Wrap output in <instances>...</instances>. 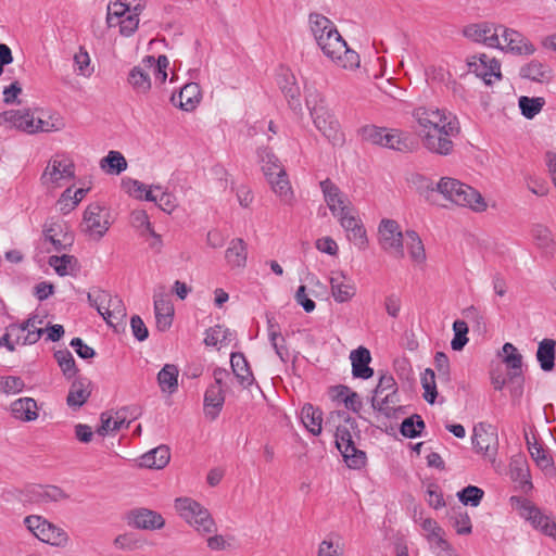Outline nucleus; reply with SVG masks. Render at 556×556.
<instances>
[{"label":"nucleus","mask_w":556,"mask_h":556,"mask_svg":"<svg viewBox=\"0 0 556 556\" xmlns=\"http://www.w3.org/2000/svg\"><path fill=\"white\" fill-rule=\"evenodd\" d=\"M168 59L165 55H160L157 59L148 55L143 59V65L154 74L155 81L160 85L164 84L167 79Z\"/></svg>","instance_id":"nucleus-46"},{"label":"nucleus","mask_w":556,"mask_h":556,"mask_svg":"<svg viewBox=\"0 0 556 556\" xmlns=\"http://www.w3.org/2000/svg\"><path fill=\"white\" fill-rule=\"evenodd\" d=\"M64 128V122L59 115H50L47 119L35 118L34 134L59 131Z\"/></svg>","instance_id":"nucleus-60"},{"label":"nucleus","mask_w":556,"mask_h":556,"mask_svg":"<svg viewBox=\"0 0 556 556\" xmlns=\"http://www.w3.org/2000/svg\"><path fill=\"white\" fill-rule=\"evenodd\" d=\"M352 363V374L355 378L369 379L374 375V369L369 367L371 355L368 349L358 346L350 353Z\"/></svg>","instance_id":"nucleus-24"},{"label":"nucleus","mask_w":556,"mask_h":556,"mask_svg":"<svg viewBox=\"0 0 556 556\" xmlns=\"http://www.w3.org/2000/svg\"><path fill=\"white\" fill-rule=\"evenodd\" d=\"M129 523L137 529L156 530L162 529L165 520L161 514L148 508H138L129 513Z\"/></svg>","instance_id":"nucleus-21"},{"label":"nucleus","mask_w":556,"mask_h":556,"mask_svg":"<svg viewBox=\"0 0 556 556\" xmlns=\"http://www.w3.org/2000/svg\"><path fill=\"white\" fill-rule=\"evenodd\" d=\"M404 239L405 232H402L396 220L384 218L380 222L378 227V241L384 252L394 258H404Z\"/></svg>","instance_id":"nucleus-11"},{"label":"nucleus","mask_w":556,"mask_h":556,"mask_svg":"<svg viewBox=\"0 0 556 556\" xmlns=\"http://www.w3.org/2000/svg\"><path fill=\"white\" fill-rule=\"evenodd\" d=\"M456 496L463 505L477 507L484 496V491L476 485H468L458 491Z\"/></svg>","instance_id":"nucleus-58"},{"label":"nucleus","mask_w":556,"mask_h":556,"mask_svg":"<svg viewBox=\"0 0 556 556\" xmlns=\"http://www.w3.org/2000/svg\"><path fill=\"white\" fill-rule=\"evenodd\" d=\"M201 100V88L197 83H188L181 89L178 96L172 97V102L181 110L190 112L197 108Z\"/></svg>","instance_id":"nucleus-25"},{"label":"nucleus","mask_w":556,"mask_h":556,"mask_svg":"<svg viewBox=\"0 0 556 556\" xmlns=\"http://www.w3.org/2000/svg\"><path fill=\"white\" fill-rule=\"evenodd\" d=\"M454 204L470 208L475 213H483L488 208V203L478 190L456 180H454Z\"/></svg>","instance_id":"nucleus-16"},{"label":"nucleus","mask_w":556,"mask_h":556,"mask_svg":"<svg viewBox=\"0 0 556 556\" xmlns=\"http://www.w3.org/2000/svg\"><path fill=\"white\" fill-rule=\"evenodd\" d=\"M473 448L483 458L496 466V456L498 452V434L494 426L480 422L473 428L471 437Z\"/></svg>","instance_id":"nucleus-12"},{"label":"nucleus","mask_w":556,"mask_h":556,"mask_svg":"<svg viewBox=\"0 0 556 556\" xmlns=\"http://www.w3.org/2000/svg\"><path fill=\"white\" fill-rule=\"evenodd\" d=\"M500 29H502V25L491 23L471 24L463 29V35L475 42L483 43L489 48H496L501 46Z\"/></svg>","instance_id":"nucleus-15"},{"label":"nucleus","mask_w":556,"mask_h":556,"mask_svg":"<svg viewBox=\"0 0 556 556\" xmlns=\"http://www.w3.org/2000/svg\"><path fill=\"white\" fill-rule=\"evenodd\" d=\"M404 244L406 245L412 262L421 266L425 264L427 255L421 238L415 230H406Z\"/></svg>","instance_id":"nucleus-33"},{"label":"nucleus","mask_w":556,"mask_h":556,"mask_svg":"<svg viewBox=\"0 0 556 556\" xmlns=\"http://www.w3.org/2000/svg\"><path fill=\"white\" fill-rule=\"evenodd\" d=\"M409 136L399 129L387 128L382 147L406 152L410 150Z\"/></svg>","instance_id":"nucleus-41"},{"label":"nucleus","mask_w":556,"mask_h":556,"mask_svg":"<svg viewBox=\"0 0 556 556\" xmlns=\"http://www.w3.org/2000/svg\"><path fill=\"white\" fill-rule=\"evenodd\" d=\"M10 334L13 338L15 345L34 344L39 341L42 336V330L25 331L22 324H12L8 327Z\"/></svg>","instance_id":"nucleus-48"},{"label":"nucleus","mask_w":556,"mask_h":556,"mask_svg":"<svg viewBox=\"0 0 556 556\" xmlns=\"http://www.w3.org/2000/svg\"><path fill=\"white\" fill-rule=\"evenodd\" d=\"M12 413L15 418L31 421L38 417L37 403L31 397H23L12 403Z\"/></svg>","instance_id":"nucleus-40"},{"label":"nucleus","mask_w":556,"mask_h":556,"mask_svg":"<svg viewBox=\"0 0 556 556\" xmlns=\"http://www.w3.org/2000/svg\"><path fill=\"white\" fill-rule=\"evenodd\" d=\"M179 369L174 364H166L157 374V383L162 392L173 394L178 388Z\"/></svg>","instance_id":"nucleus-37"},{"label":"nucleus","mask_w":556,"mask_h":556,"mask_svg":"<svg viewBox=\"0 0 556 556\" xmlns=\"http://www.w3.org/2000/svg\"><path fill=\"white\" fill-rule=\"evenodd\" d=\"M268 334L276 354L282 362H286L289 357V352L285 346V338L279 332L277 325L274 324L270 319L268 320Z\"/></svg>","instance_id":"nucleus-59"},{"label":"nucleus","mask_w":556,"mask_h":556,"mask_svg":"<svg viewBox=\"0 0 556 556\" xmlns=\"http://www.w3.org/2000/svg\"><path fill=\"white\" fill-rule=\"evenodd\" d=\"M33 494L39 504L62 502L70 497L64 490L56 485H38L33 490Z\"/></svg>","instance_id":"nucleus-39"},{"label":"nucleus","mask_w":556,"mask_h":556,"mask_svg":"<svg viewBox=\"0 0 556 556\" xmlns=\"http://www.w3.org/2000/svg\"><path fill=\"white\" fill-rule=\"evenodd\" d=\"M331 294L336 302H349L356 294L355 285L342 271L333 273L330 277Z\"/></svg>","instance_id":"nucleus-23"},{"label":"nucleus","mask_w":556,"mask_h":556,"mask_svg":"<svg viewBox=\"0 0 556 556\" xmlns=\"http://www.w3.org/2000/svg\"><path fill=\"white\" fill-rule=\"evenodd\" d=\"M43 232L45 240L49 241L56 252L65 251L74 243V235L64 222L51 220L46 225Z\"/></svg>","instance_id":"nucleus-17"},{"label":"nucleus","mask_w":556,"mask_h":556,"mask_svg":"<svg viewBox=\"0 0 556 556\" xmlns=\"http://www.w3.org/2000/svg\"><path fill=\"white\" fill-rule=\"evenodd\" d=\"M510 479L517 482L522 489L532 488L530 473L526 462L521 458L513 459L509 464Z\"/></svg>","instance_id":"nucleus-47"},{"label":"nucleus","mask_w":556,"mask_h":556,"mask_svg":"<svg viewBox=\"0 0 556 556\" xmlns=\"http://www.w3.org/2000/svg\"><path fill=\"white\" fill-rule=\"evenodd\" d=\"M73 177L74 163L72 160L65 155L56 154L49 160L40 180L47 188H58Z\"/></svg>","instance_id":"nucleus-13"},{"label":"nucleus","mask_w":556,"mask_h":556,"mask_svg":"<svg viewBox=\"0 0 556 556\" xmlns=\"http://www.w3.org/2000/svg\"><path fill=\"white\" fill-rule=\"evenodd\" d=\"M509 502L511 507L518 511L520 517L529 521L534 529L556 540V518L544 514L538 506L527 498L511 496Z\"/></svg>","instance_id":"nucleus-8"},{"label":"nucleus","mask_w":556,"mask_h":556,"mask_svg":"<svg viewBox=\"0 0 556 556\" xmlns=\"http://www.w3.org/2000/svg\"><path fill=\"white\" fill-rule=\"evenodd\" d=\"M275 194L286 205H293L294 192L288 179L286 169H279L275 176L267 178Z\"/></svg>","instance_id":"nucleus-27"},{"label":"nucleus","mask_w":556,"mask_h":556,"mask_svg":"<svg viewBox=\"0 0 556 556\" xmlns=\"http://www.w3.org/2000/svg\"><path fill=\"white\" fill-rule=\"evenodd\" d=\"M305 102L315 127L333 146H342L344 142V134L341 130L338 119L325 105L320 93L316 90L307 89Z\"/></svg>","instance_id":"nucleus-4"},{"label":"nucleus","mask_w":556,"mask_h":556,"mask_svg":"<svg viewBox=\"0 0 556 556\" xmlns=\"http://www.w3.org/2000/svg\"><path fill=\"white\" fill-rule=\"evenodd\" d=\"M91 395V381L88 378H78L71 384L66 403L76 409L81 407Z\"/></svg>","instance_id":"nucleus-26"},{"label":"nucleus","mask_w":556,"mask_h":556,"mask_svg":"<svg viewBox=\"0 0 556 556\" xmlns=\"http://www.w3.org/2000/svg\"><path fill=\"white\" fill-rule=\"evenodd\" d=\"M422 529L428 532V541L431 546L442 552H447L448 542L443 539V530L432 519H425L422 521Z\"/></svg>","instance_id":"nucleus-45"},{"label":"nucleus","mask_w":556,"mask_h":556,"mask_svg":"<svg viewBox=\"0 0 556 556\" xmlns=\"http://www.w3.org/2000/svg\"><path fill=\"white\" fill-rule=\"evenodd\" d=\"M536 361L540 368L549 372L555 368L556 358V341L554 339L545 338L539 342L536 354Z\"/></svg>","instance_id":"nucleus-29"},{"label":"nucleus","mask_w":556,"mask_h":556,"mask_svg":"<svg viewBox=\"0 0 556 556\" xmlns=\"http://www.w3.org/2000/svg\"><path fill=\"white\" fill-rule=\"evenodd\" d=\"M143 7L138 2L134 4L132 7V17H129L128 20H121L119 21V31L123 36H130L132 35L139 25V15L142 11Z\"/></svg>","instance_id":"nucleus-62"},{"label":"nucleus","mask_w":556,"mask_h":556,"mask_svg":"<svg viewBox=\"0 0 556 556\" xmlns=\"http://www.w3.org/2000/svg\"><path fill=\"white\" fill-rule=\"evenodd\" d=\"M113 224L110 210L98 203H90L83 215L81 232L90 240L100 241Z\"/></svg>","instance_id":"nucleus-9"},{"label":"nucleus","mask_w":556,"mask_h":556,"mask_svg":"<svg viewBox=\"0 0 556 556\" xmlns=\"http://www.w3.org/2000/svg\"><path fill=\"white\" fill-rule=\"evenodd\" d=\"M501 46L496 47L503 51H509L516 54H531L534 48L517 30L502 26L500 29Z\"/></svg>","instance_id":"nucleus-20"},{"label":"nucleus","mask_w":556,"mask_h":556,"mask_svg":"<svg viewBox=\"0 0 556 556\" xmlns=\"http://www.w3.org/2000/svg\"><path fill=\"white\" fill-rule=\"evenodd\" d=\"M468 72L483 79L486 85L502 79L501 64L486 54L473 55L467 60Z\"/></svg>","instance_id":"nucleus-14"},{"label":"nucleus","mask_w":556,"mask_h":556,"mask_svg":"<svg viewBox=\"0 0 556 556\" xmlns=\"http://www.w3.org/2000/svg\"><path fill=\"white\" fill-rule=\"evenodd\" d=\"M124 425L126 427H128L129 422H126L125 417L121 416L119 412L116 414L115 419L108 413H102L101 414V426L97 429L96 432L99 435L104 437L109 432H114V431L119 430Z\"/></svg>","instance_id":"nucleus-53"},{"label":"nucleus","mask_w":556,"mask_h":556,"mask_svg":"<svg viewBox=\"0 0 556 556\" xmlns=\"http://www.w3.org/2000/svg\"><path fill=\"white\" fill-rule=\"evenodd\" d=\"M301 419L304 427L313 435H318L321 433L323 412L318 407H315L312 404L306 403L302 407Z\"/></svg>","instance_id":"nucleus-35"},{"label":"nucleus","mask_w":556,"mask_h":556,"mask_svg":"<svg viewBox=\"0 0 556 556\" xmlns=\"http://www.w3.org/2000/svg\"><path fill=\"white\" fill-rule=\"evenodd\" d=\"M320 188L333 216L337 217L353 207L348 197L330 179L323 180Z\"/></svg>","instance_id":"nucleus-19"},{"label":"nucleus","mask_w":556,"mask_h":556,"mask_svg":"<svg viewBox=\"0 0 556 556\" xmlns=\"http://www.w3.org/2000/svg\"><path fill=\"white\" fill-rule=\"evenodd\" d=\"M503 362L511 370H514L515 377L521 376L522 368V355L518 352L516 346L511 343H505L502 346Z\"/></svg>","instance_id":"nucleus-49"},{"label":"nucleus","mask_w":556,"mask_h":556,"mask_svg":"<svg viewBox=\"0 0 556 556\" xmlns=\"http://www.w3.org/2000/svg\"><path fill=\"white\" fill-rule=\"evenodd\" d=\"M338 422L336 431V445L350 468H361L366 463L365 452L356 447L355 439H359L356 421L345 412H331L326 425Z\"/></svg>","instance_id":"nucleus-3"},{"label":"nucleus","mask_w":556,"mask_h":556,"mask_svg":"<svg viewBox=\"0 0 556 556\" xmlns=\"http://www.w3.org/2000/svg\"><path fill=\"white\" fill-rule=\"evenodd\" d=\"M225 396L220 386H210L204 395L205 415L214 420L223 408Z\"/></svg>","instance_id":"nucleus-32"},{"label":"nucleus","mask_w":556,"mask_h":556,"mask_svg":"<svg viewBox=\"0 0 556 556\" xmlns=\"http://www.w3.org/2000/svg\"><path fill=\"white\" fill-rule=\"evenodd\" d=\"M281 90L288 99L289 105L293 111L301 110V103L299 100L300 88L294 81L292 74L285 75V84H281Z\"/></svg>","instance_id":"nucleus-54"},{"label":"nucleus","mask_w":556,"mask_h":556,"mask_svg":"<svg viewBox=\"0 0 556 556\" xmlns=\"http://www.w3.org/2000/svg\"><path fill=\"white\" fill-rule=\"evenodd\" d=\"M528 451L536 466L545 472L554 471V460L548 450L539 443L534 438L530 441L527 438Z\"/></svg>","instance_id":"nucleus-34"},{"label":"nucleus","mask_w":556,"mask_h":556,"mask_svg":"<svg viewBox=\"0 0 556 556\" xmlns=\"http://www.w3.org/2000/svg\"><path fill=\"white\" fill-rule=\"evenodd\" d=\"M128 83L137 93H147L151 89L150 71L143 63L135 66L128 75Z\"/></svg>","instance_id":"nucleus-38"},{"label":"nucleus","mask_w":556,"mask_h":556,"mask_svg":"<svg viewBox=\"0 0 556 556\" xmlns=\"http://www.w3.org/2000/svg\"><path fill=\"white\" fill-rule=\"evenodd\" d=\"M144 200L155 202L162 211L167 213L176 207L175 198L168 192H161L160 195L154 194V192H147Z\"/></svg>","instance_id":"nucleus-63"},{"label":"nucleus","mask_w":556,"mask_h":556,"mask_svg":"<svg viewBox=\"0 0 556 556\" xmlns=\"http://www.w3.org/2000/svg\"><path fill=\"white\" fill-rule=\"evenodd\" d=\"M518 105L521 111V114L526 118L532 119L542 111L543 106L545 105V99L542 97L529 98L522 96L518 100Z\"/></svg>","instance_id":"nucleus-50"},{"label":"nucleus","mask_w":556,"mask_h":556,"mask_svg":"<svg viewBox=\"0 0 556 556\" xmlns=\"http://www.w3.org/2000/svg\"><path fill=\"white\" fill-rule=\"evenodd\" d=\"M49 265L53 267L59 276L71 275L77 264V260L73 255L63 254L61 256L52 255L49 257Z\"/></svg>","instance_id":"nucleus-52"},{"label":"nucleus","mask_w":556,"mask_h":556,"mask_svg":"<svg viewBox=\"0 0 556 556\" xmlns=\"http://www.w3.org/2000/svg\"><path fill=\"white\" fill-rule=\"evenodd\" d=\"M257 157L262 163V170L266 178L275 176L279 169H285L273 150L267 147L257 149Z\"/></svg>","instance_id":"nucleus-42"},{"label":"nucleus","mask_w":556,"mask_h":556,"mask_svg":"<svg viewBox=\"0 0 556 556\" xmlns=\"http://www.w3.org/2000/svg\"><path fill=\"white\" fill-rule=\"evenodd\" d=\"M24 525L27 530L42 543L58 548H64L70 543V535L63 528L40 515H29L25 517Z\"/></svg>","instance_id":"nucleus-7"},{"label":"nucleus","mask_w":556,"mask_h":556,"mask_svg":"<svg viewBox=\"0 0 556 556\" xmlns=\"http://www.w3.org/2000/svg\"><path fill=\"white\" fill-rule=\"evenodd\" d=\"M426 201L433 205L446 207L452 201V178L442 177L439 182L433 184L427 176L419 173H412L407 179Z\"/></svg>","instance_id":"nucleus-5"},{"label":"nucleus","mask_w":556,"mask_h":556,"mask_svg":"<svg viewBox=\"0 0 556 556\" xmlns=\"http://www.w3.org/2000/svg\"><path fill=\"white\" fill-rule=\"evenodd\" d=\"M177 514L202 535L216 532L217 526L210 511L190 497H177L174 503Z\"/></svg>","instance_id":"nucleus-6"},{"label":"nucleus","mask_w":556,"mask_h":556,"mask_svg":"<svg viewBox=\"0 0 556 556\" xmlns=\"http://www.w3.org/2000/svg\"><path fill=\"white\" fill-rule=\"evenodd\" d=\"M531 236L535 248L540 251L543 257L551 258L556 251V241L553 231L542 225L536 224L531 229Z\"/></svg>","instance_id":"nucleus-22"},{"label":"nucleus","mask_w":556,"mask_h":556,"mask_svg":"<svg viewBox=\"0 0 556 556\" xmlns=\"http://www.w3.org/2000/svg\"><path fill=\"white\" fill-rule=\"evenodd\" d=\"M54 358L66 379H72L77 372V367L72 353L68 350H60L54 353Z\"/></svg>","instance_id":"nucleus-56"},{"label":"nucleus","mask_w":556,"mask_h":556,"mask_svg":"<svg viewBox=\"0 0 556 556\" xmlns=\"http://www.w3.org/2000/svg\"><path fill=\"white\" fill-rule=\"evenodd\" d=\"M225 258L231 269H243L248 260L247 243L240 239H232L225 252Z\"/></svg>","instance_id":"nucleus-28"},{"label":"nucleus","mask_w":556,"mask_h":556,"mask_svg":"<svg viewBox=\"0 0 556 556\" xmlns=\"http://www.w3.org/2000/svg\"><path fill=\"white\" fill-rule=\"evenodd\" d=\"M88 302L94 307L103 319L115 326L126 318V307L118 296H112L103 290H94L88 293Z\"/></svg>","instance_id":"nucleus-10"},{"label":"nucleus","mask_w":556,"mask_h":556,"mask_svg":"<svg viewBox=\"0 0 556 556\" xmlns=\"http://www.w3.org/2000/svg\"><path fill=\"white\" fill-rule=\"evenodd\" d=\"M130 222H131V225L137 230L141 231L142 235L144 232H149L152 236V238L156 239L159 241V243H161V236L157 235L153 230L151 223L149 220V216L146 211H142V210L134 211L130 215Z\"/></svg>","instance_id":"nucleus-57"},{"label":"nucleus","mask_w":556,"mask_h":556,"mask_svg":"<svg viewBox=\"0 0 556 556\" xmlns=\"http://www.w3.org/2000/svg\"><path fill=\"white\" fill-rule=\"evenodd\" d=\"M122 185H123V189L129 195H131L136 199H139V200L144 199L147 192H154V191L161 190L160 186H151L148 188V186L144 185L143 182L136 180V179H131V178L124 179Z\"/></svg>","instance_id":"nucleus-55"},{"label":"nucleus","mask_w":556,"mask_h":556,"mask_svg":"<svg viewBox=\"0 0 556 556\" xmlns=\"http://www.w3.org/2000/svg\"><path fill=\"white\" fill-rule=\"evenodd\" d=\"M170 459V451L167 445H160L141 456V465L147 468L162 469Z\"/></svg>","instance_id":"nucleus-36"},{"label":"nucleus","mask_w":556,"mask_h":556,"mask_svg":"<svg viewBox=\"0 0 556 556\" xmlns=\"http://www.w3.org/2000/svg\"><path fill=\"white\" fill-rule=\"evenodd\" d=\"M100 168L110 175H119L127 168V161L119 151H110L101 159Z\"/></svg>","instance_id":"nucleus-44"},{"label":"nucleus","mask_w":556,"mask_h":556,"mask_svg":"<svg viewBox=\"0 0 556 556\" xmlns=\"http://www.w3.org/2000/svg\"><path fill=\"white\" fill-rule=\"evenodd\" d=\"M132 7L130 2L117 0L108 7L106 21L110 27L119 25L121 20L132 17Z\"/></svg>","instance_id":"nucleus-43"},{"label":"nucleus","mask_w":556,"mask_h":556,"mask_svg":"<svg viewBox=\"0 0 556 556\" xmlns=\"http://www.w3.org/2000/svg\"><path fill=\"white\" fill-rule=\"evenodd\" d=\"M387 128L374 125L364 126L361 129L362 138L372 144L382 147Z\"/></svg>","instance_id":"nucleus-64"},{"label":"nucleus","mask_w":556,"mask_h":556,"mask_svg":"<svg viewBox=\"0 0 556 556\" xmlns=\"http://www.w3.org/2000/svg\"><path fill=\"white\" fill-rule=\"evenodd\" d=\"M35 115L29 109L9 110L0 113V126L34 134Z\"/></svg>","instance_id":"nucleus-18"},{"label":"nucleus","mask_w":556,"mask_h":556,"mask_svg":"<svg viewBox=\"0 0 556 556\" xmlns=\"http://www.w3.org/2000/svg\"><path fill=\"white\" fill-rule=\"evenodd\" d=\"M309 23L312 33L326 56L345 70H354L359 66L358 54L348 48L345 40L329 18L314 13L309 15Z\"/></svg>","instance_id":"nucleus-2"},{"label":"nucleus","mask_w":556,"mask_h":556,"mask_svg":"<svg viewBox=\"0 0 556 556\" xmlns=\"http://www.w3.org/2000/svg\"><path fill=\"white\" fill-rule=\"evenodd\" d=\"M413 117L417 123L416 132L428 151L440 155L452 152V121L445 110L419 106L413 111Z\"/></svg>","instance_id":"nucleus-1"},{"label":"nucleus","mask_w":556,"mask_h":556,"mask_svg":"<svg viewBox=\"0 0 556 556\" xmlns=\"http://www.w3.org/2000/svg\"><path fill=\"white\" fill-rule=\"evenodd\" d=\"M154 312L157 329L161 331L169 329L174 316V306L172 301L168 298L155 295Z\"/></svg>","instance_id":"nucleus-30"},{"label":"nucleus","mask_w":556,"mask_h":556,"mask_svg":"<svg viewBox=\"0 0 556 556\" xmlns=\"http://www.w3.org/2000/svg\"><path fill=\"white\" fill-rule=\"evenodd\" d=\"M396 393H386L381 396L374 395L371 399V406L374 409L382 413L386 417H391L396 410Z\"/></svg>","instance_id":"nucleus-51"},{"label":"nucleus","mask_w":556,"mask_h":556,"mask_svg":"<svg viewBox=\"0 0 556 556\" xmlns=\"http://www.w3.org/2000/svg\"><path fill=\"white\" fill-rule=\"evenodd\" d=\"M230 365L238 382L243 388H249L254 383V376L250 369L247 358L242 353H232L230 356Z\"/></svg>","instance_id":"nucleus-31"},{"label":"nucleus","mask_w":556,"mask_h":556,"mask_svg":"<svg viewBox=\"0 0 556 556\" xmlns=\"http://www.w3.org/2000/svg\"><path fill=\"white\" fill-rule=\"evenodd\" d=\"M425 429V422L419 415L405 418L401 425V433L406 438H416Z\"/></svg>","instance_id":"nucleus-61"}]
</instances>
